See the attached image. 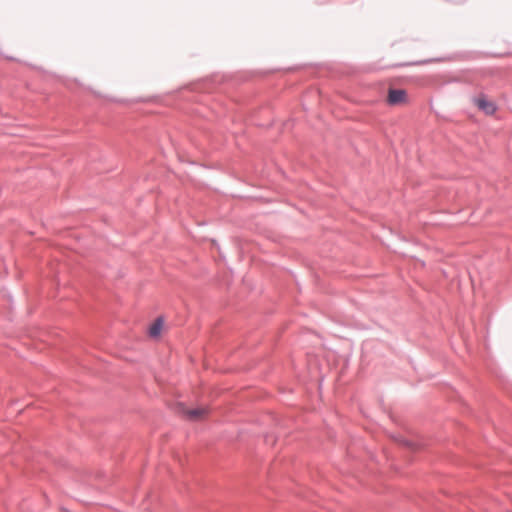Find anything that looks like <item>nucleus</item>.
Here are the masks:
<instances>
[{"label":"nucleus","instance_id":"nucleus-6","mask_svg":"<svg viewBox=\"0 0 512 512\" xmlns=\"http://www.w3.org/2000/svg\"><path fill=\"white\" fill-rule=\"evenodd\" d=\"M185 413H186L188 419L199 420L207 414V410L204 408H197V409L187 410Z\"/></svg>","mask_w":512,"mask_h":512},{"label":"nucleus","instance_id":"nucleus-1","mask_svg":"<svg viewBox=\"0 0 512 512\" xmlns=\"http://www.w3.org/2000/svg\"><path fill=\"white\" fill-rule=\"evenodd\" d=\"M238 84V79L233 76L215 73L186 85L182 90L187 89L192 92H220L229 94Z\"/></svg>","mask_w":512,"mask_h":512},{"label":"nucleus","instance_id":"nucleus-7","mask_svg":"<svg viewBox=\"0 0 512 512\" xmlns=\"http://www.w3.org/2000/svg\"><path fill=\"white\" fill-rule=\"evenodd\" d=\"M152 320H157V321L166 320V316L164 314H158Z\"/></svg>","mask_w":512,"mask_h":512},{"label":"nucleus","instance_id":"nucleus-8","mask_svg":"<svg viewBox=\"0 0 512 512\" xmlns=\"http://www.w3.org/2000/svg\"><path fill=\"white\" fill-rule=\"evenodd\" d=\"M212 242H213V245H214V246H216V247L219 249V245H218V243L216 242V240H213Z\"/></svg>","mask_w":512,"mask_h":512},{"label":"nucleus","instance_id":"nucleus-9","mask_svg":"<svg viewBox=\"0 0 512 512\" xmlns=\"http://www.w3.org/2000/svg\"><path fill=\"white\" fill-rule=\"evenodd\" d=\"M6 59H9V60H14L13 57H8V56H5Z\"/></svg>","mask_w":512,"mask_h":512},{"label":"nucleus","instance_id":"nucleus-4","mask_svg":"<svg viewBox=\"0 0 512 512\" xmlns=\"http://www.w3.org/2000/svg\"><path fill=\"white\" fill-rule=\"evenodd\" d=\"M165 330L164 322H152L147 328V333L150 338L158 339Z\"/></svg>","mask_w":512,"mask_h":512},{"label":"nucleus","instance_id":"nucleus-3","mask_svg":"<svg viewBox=\"0 0 512 512\" xmlns=\"http://www.w3.org/2000/svg\"><path fill=\"white\" fill-rule=\"evenodd\" d=\"M408 101V94L404 89H391L388 93V102L390 105H400Z\"/></svg>","mask_w":512,"mask_h":512},{"label":"nucleus","instance_id":"nucleus-5","mask_svg":"<svg viewBox=\"0 0 512 512\" xmlns=\"http://www.w3.org/2000/svg\"><path fill=\"white\" fill-rule=\"evenodd\" d=\"M442 60L443 59H441V58H436V59H425V60L409 61V62H399V63H394V64L390 65L389 67L390 68H402V67H410V66H421V65H425V64H428L431 62H440Z\"/></svg>","mask_w":512,"mask_h":512},{"label":"nucleus","instance_id":"nucleus-2","mask_svg":"<svg viewBox=\"0 0 512 512\" xmlns=\"http://www.w3.org/2000/svg\"><path fill=\"white\" fill-rule=\"evenodd\" d=\"M473 104L478 110L489 116L495 114L498 109L496 103L490 100L484 93L473 97Z\"/></svg>","mask_w":512,"mask_h":512}]
</instances>
